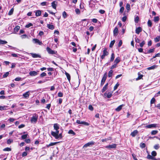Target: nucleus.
<instances>
[{
	"label": "nucleus",
	"instance_id": "obj_59",
	"mask_svg": "<svg viewBox=\"0 0 160 160\" xmlns=\"http://www.w3.org/2000/svg\"><path fill=\"white\" fill-rule=\"evenodd\" d=\"M82 124L86 126H88L90 124L87 122L83 121Z\"/></svg>",
	"mask_w": 160,
	"mask_h": 160
},
{
	"label": "nucleus",
	"instance_id": "obj_34",
	"mask_svg": "<svg viewBox=\"0 0 160 160\" xmlns=\"http://www.w3.org/2000/svg\"><path fill=\"white\" fill-rule=\"evenodd\" d=\"M157 153L155 151H153L151 152V155L154 158L157 155Z\"/></svg>",
	"mask_w": 160,
	"mask_h": 160
},
{
	"label": "nucleus",
	"instance_id": "obj_54",
	"mask_svg": "<svg viewBox=\"0 0 160 160\" xmlns=\"http://www.w3.org/2000/svg\"><path fill=\"white\" fill-rule=\"evenodd\" d=\"M117 67V64L115 63L113 65H112L111 67V69H113L114 68H116Z\"/></svg>",
	"mask_w": 160,
	"mask_h": 160
},
{
	"label": "nucleus",
	"instance_id": "obj_29",
	"mask_svg": "<svg viewBox=\"0 0 160 160\" xmlns=\"http://www.w3.org/2000/svg\"><path fill=\"white\" fill-rule=\"evenodd\" d=\"M68 133L69 134H72L73 135L76 134V133L72 130H70L68 132Z\"/></svg>",
	"mask_w": 160,
	"mask_h": 160
},
{
	"label": "nucleus",
	"instance_id": "obj_37",
	"mask_svg": "<svg viewBox=\"0 0 160 160\" xmlns=\"http://www.w3.org/2000/svg\"><path fill=\"white\" fill-rule=\"evenodd\" d=\"M154 41L155 42H159L160 40V38L159 36H157L156 38H154Z\"/></svg>",
	"mask_w": 160,
	"mask_h": 160
},
{
	"label": "nucleus",
	"instance_id": "obj_7",
	"mask_svg": "<svg viewBox=\"0 0 160 160\" xmlns=\"http://www.w3.org/2000/svg\"><path fill=\"white\" fill-rule=\"evenodd\" d=\"M47 50L48 53L51 54H54L55 53V51L52 50L49 48L47 47L46 48Z\"/></svg>",
	"mask_w": 160,
	"mask_h": 160
},
{
	"label": "nucleus",
	"instance_id": "obj_38",
	"mask_svg": "<svg viewBox=\"0 0 160 160\" xmlns=\"http://www.w3.org/2000/svg\"><path fill=\"white\" fill-rule=\"evenodd\" d=\"M139 20V18L138 16H137L135 18L134 21L136 23H138Z\"/></svg>",
	"mask_w": 160,
	"mask_h": 160
},
{
	"label": "nucleus",
	"instance_id": "obj_51",
	"mask_svg": "<svg viewBox=\"0 0 160 160\" xmlns=\"http://www.w3.org/2000/svg\"><path fill=\"white\" fill-rule=\"evenodd\" d=\"M13 141V140H12L11 139H8V140L7 141V144H10Z\"/></svg>",
	"mask_w": 160,
	"mask_h": 160
},
{
	"label": "nucleus",
	"instance_id": "obj_63",
	"mask_svg": "<svg viewBox=\"0 0 160 160\" xmlns=\"http://www.w3.org/2000/svg\"><path fill=\"white\" fill-rule=\"evenodd\" d=\"M27 36L26 34H23L21 36V37L22 39H24L26 38Z\"/></svg>",
	"mask_w": 160,
	"mask_h": 160
},
{
	"label": "nucleus",
	"instance_id": "obj_16",
	"mask_svg": "<svg viewBox=\"0 0 160 160\" xmlns=\"http://www.w3.org/2000/svg\"><path fill=\"white\" fill-rule=\"evenodd\" d=\"M158 67V66L156 65H154L151 66L147 68L148 70H150L152 69H154L157 68Z\"/></svg>",
	"mask_w": 160,
	"mask_h": 160
},
{
	"label": "nucleus",
	"instance_id": "obj_10",
	"mask_svg": "<svg viewBox=\"0 0 160 160\" xmlns=\"http://www.w3.org/2000/svg\"><path fill=\"white\" fill-rule=\"evenodd\" d=\"M30 91L27 92L23 94L22 96L25 98H29V93L30 92Z\"/></svg>",
	"mask_w": 160,
	"mask_h": 160
},
{
	"label": "nucleus",
	"instance_id": "obj_64",
	"mask_svg": "<svg viewBox=\"0 0 160 160\" xmlns=\"http://www.w3.org/2000/svg\"><path fill=\"white\" fill-rule=\"evenodd\" d=\"M154 148L155 149H158L159 148L158 144H156L154 145Z\"/></svg>",
	"mask_w": 160,
	"mask_h": 160
},
{
	"label": "nucleus",
	"instance_id": "obj_5",
	"mask_svg": "<svg viewBox=\"0 0 160 160\" xmlns=\"http://www.w3.org/2000/svg\"><path fill=\"white\" fill-rule=\"evenodd\" d=\"M107 73H105V74H104V76H103L101 83V86H102L104 84L106 79L107 78Z\"/></svg>",
	"mask_w": 160,
	"mask_h": 160
},
{
	"label": "nucleus",
	"instance_id": "obj_57",
	"mask_svg": "<svg viewBox=\"0 0 160 160\" xmlns=\"http://www.w3.org/2000/svg\"><path fill=\"white\" fill-rule=\"evenodd\" d=\"M11 55L14 57L17 58L18 57V54L14 53H12L11 54Z\"/></svg>",
	"mask_w": 160,
	"mask_h": 160
},
{
	"label": "nucleus",
	"instance_id": "obj_61",
	"mask_svg": "<svg viewBox=\"0 0 160 160\" xmlns=\"http://www.w3.org/2000/svg\"><path fill=\"white\" fill-rule=\"evenodd\" d=\"M154 50V48L149 49L148 51V53H151L153 52Z\"/></svg>",
	"mask_w": 160,
	"mask_h": 160
},
{
	"label": "nucleus",
	"instance_id": "obj_23",
	"mask_svg": "<svg viewBox=\"0 0 160 160\" xmlns=\"http://www.w3.org/2000/svg\"><path fill=\"white\" fill-rule=\"evenodd\" d=\"M120 58L118 57L116 58V59H115V60L114 61V62L115 63L117 64L118 63L120 62Z\"/></svg>",
	"mask_w": 160,
	"mask_h": 160
},
{
	"label": "nucleus",
	"instance_id": "obj_18",
	"mask_svg": "<svg viewBox=\"0 0 160 160\" xmlns=\"http://www.w3.org/2000/svg\"><path fill=\"white\" fill-rule=\"evenodd\" d=\"M142 31V28L140 27H138L136 29V33L138 34H139V33Z\"/></svg>",
	"mask_w": 160,
	"mask_h": 160
},
{
	"label": "nucleus",
	"instance_id": "obj_42",
	"mask_svg": "<svg viewBox=\"0 0 160 160\" xmlns=\"http://www.w3.org/2000/svg\"><path fill=\"white\" fill-rule=\"evenodd\" d=\"M159 17H158V16L155 17H154V21L155 22H157L159 21Z\"/></svg>",
	"mask_w": 160,
	"mask_h": 160
},
{
	"label": "nucleus",
	"instance_id": "obj_11",
	"mask_svg": "<svg viewBox=\"0 0 160 160\" xmlns=\"http://www.w3.org/2000/svg\"><path fill=\"white\" fill-rule=\"evenodd\" d=\"M33 41L34 42V43H38L39 45H41L42 44V42H40V41L37 39L34 38L32 39Z\"/></svg>",
	"mask_w": 160,
	"mask_h": 160
},
{
	"label": "nucleus",
	"instance_id": "obj_60",
	"mask_svg": "<svg viewBox=\"0 0 160 160\" xmlns=\"http://www.w3.org/2000/svg\"><path fill=\"white\" fill-rule=\"evenodd\" d=\"M88 108L91 111H92L93 110V108L92 105H89L88 106Z\"/></svg>",
	"mask_w": 160,
	"mask_h": 160
},
{
	"label": "nucleus",
	"instance_id": "obj_62",
	"mask_svg": "<svg viewBox=\"0 0 160 160\" xmlns=\"http://www.w3.org/2000/svg\"><path fill=\"white\" fill-rule=\"evenodd\" d=\"M127 18V17L126 16H124L122 18V21L123 22H125L126 21Z\"/></svg>",
	"mask_w": 160,
	"mask_h": 160
},
{
	"label": "nucleus",
	"instance_id": "obj_44",
	"mask_svg": "<svg viewBox=\"0 0 160 160\" xmlns=\"http://www.w3.org/2000/svg\"><path fill=\"white\" fill-rule=\"evenodd\" d=\"M146 145L144 143H141L140 144V147L142 148H145Z\"/></svg>",
	"mask_w": 160,
	"mask_h": 160
},
{
	"label": "nucleus",
	"instance_id": "obj_13",
	"mask_svg": "<svg viewBox=\"0 0 160 160\" xmlns=\"http://www.w3.org/2000/svg\"><path fill=\"white\" fill-rule=\"evenodd\" d=\"M29 74L31 76H34L37 75L38 73L35 71H32L29 72Z\"/></svg>",
	"mask_w": 160,
	"mask_h": 160
},
{
	"label": "nucleus",
	"instance_id": "obj_24",
	"mask_svg": "<svg viewBox=\"0 0 160 160\" xmlns=\"http://www.w3.org/2000/svg\"><path fill=\"white\" fill-rule=\"evenodd\" d=\"M58 143V142H51V143H50L48 145H47V147H50V146L54 145H56Z\"/></svg>",
	"mask_w": 160,
	"mask_h": 160
},
{
	"label": "nucleus",
	"instance_id": "obj_50",
	"mask_svg": "<svg viewBox=\"0 0 160 160\" xmlns=\"http://www.w3.org/2000/svg\"><path fill=\"white\" fill-rule=\"evenodd\" d=\"M75 11L77 14H79L80 13V11L79 9L78 8L75 9Z\"/></svg>",
	"mask_w": 160,
	"mask_h": 160
},
{
	"label": "nucleus",
	"instance_id": "obj_21",
	"mask_svg": "<svg viewBox=\"0 0 160 160\" xmlns=\"http://www.w3.org/2000/svg\"><path fill=\"white\" fill-rule=\"evenodd\" d=\"M108 83H107L103 87L102 89V92H104L107 89Z\"/></svg>",
	"mask_w": 160,
	"mask_h": 160
},
{
	"label": "nucleus",
	"instance_id": "obj_41",
	"mask_svg": "<svg viewBox=\"0 0 160 160\" xmlns=\"http://www.w3.org/2000/svg\"><path fill=\"white\" fill-rule=\"evenodd\" d=\"M7 107V106H4L3 107L0 106V110H6V108Z\"/></svg>",
	"mask_w": 160,
	"mask_h": 160
},
{
	"label": "nucleus",
	"instance_id": "obj_47",
	"mask_svg": "<svg viewBox=\"0 0 160 160\" xmlns=\"http://www.w3.org/2000/svg\"><path fill=\"white\" fill-rule=\"evenodd\" d=\"M62 16L64 18H65L67 17V14L66 12L64 11L62 13Z\"/></svg>",
	"mask_w": 160,
	"mask_h": 160
},
{
	"label": "nucleus",
	"instance_id": "obj_15",
	"mask_svg": "<svg viewBox=\"0 0 160 160\" xmlns=\"http://www.w3.org/2000/svg\"><path fill=\"white\" fill-rule=\"evenodd\" d=\"M54 129L56 130V132L59 131L58 129H59V125L58 123H55L54 124Z\"/></svg>",
	"mask_w": 160,
	"mask_h": 160
},
{
	"label": "nucleus",
	"instance_id": "obj_20",
	"mask_svg": "<svg viewBox=\"0 0 160 160\" xmlns=\"http://www.w3.org/2000/svg\"><path fill=\"white\" fill-rule=\"evenodd\" d=\"M123 106H124L123 104H122L119 106L118 107L115 109V110L118 112L120 111L122 109V107Z\"/></svg>",
	"mask_w": 160,
	"mask_h": 160
},
{
	"label": "nucleus",
	"instance_id": "obj_48",
	"mask_svg": "<svg viewBox=\"0 0 160 160\" xmlns=\"http://www.w3.org/2000/svg\"><path fill=\"white\" fill-rule=\"evenodd\" d=\"M119 83L118 82H117V83L116 84V85L114 86V90H116L118 87L119 86Z\"/></svg>",
	"mask_w": 160,
	"mask_h": 160
},
{
	"label": "nucleus",
	"instance_id": "obj_30",
	"mask_svg": "<svg viewBox=\"0 0 160 160\" xmlns=\"http://www.w3.org/2000/svg\"><path fill=\"white\" fill-rule=\"evenodd\" d=\"M115 42V40H113L111 41L109 45V47L110 48H112V47Z\"/></svg>",
	"mask_w": 160,
	"mask_h": 160
},
{
	"label": "nucleus",
	"instance_id": "obj_28",
	"mask_svg": "<svg viewBox=\"0 0 160 160\" xmlns=\"http://www.w3.org/2000/svg\"><path fill=\"white\" fill-rule=\"evenodd\" d=\"M126 8L128 11H129L130 10V6L129 4L127 3L126 5Z\"/></svg>",
	"mask_w": 160,
	"mask_h": 160
},
{
	"label": "nucleus",
	"instance_id": "obj_46",
	"mask_svg": "<svg viewBox=\"0 0 160 160\" xmlns=\"http://www.w3.org/2000/svg\"><path fill=\"white\" fill-rule=\"evenodd\" d=\"M48 81V80L47 79H46L43 81H38V83H44L46 82H47V81Z\"/></svg>",
	"mask_w": 160,
	"mask_h": 160
},
{
	"label": "nucleus",
	"instance_id": "obj_6",
	"mask_svg": "<svg viewBox=\"0 0 160 160\" xmlns=\"http://www.w3.org/2000/svg\"><path fill=\"white\" fill-rule=\"evenodd\" d=\"M95 142L93 141H91L89 142L86 144H85L83 148L84 147H88L92 146L94 144Z\"/></svg>",
	"mask_w": 160,
	"mask_h": 160
},
{
	"label": "nucleus",
	"instance_id": "obj_58",
	"mask_svg": "<svg viewBox=\"0 0 160 160\" xmlns=\"http://www.w3.org/2000/svg\"><path fill=\"white\" fill-rule=\"evenodd\" d=\"M46 75L47 74L45 72H43L40 75V76L41 77H42L46 76Z\"/></svg>",
	"mask_w": 160,
	"mask_h": 160
},
{
	"label": "nucleus",
	"instance_id": "obj_19",
	"mask_svg": "<svg viewBox=\"0 0 160 160\" xmlns=\"http://www.w3.org/2000/svg\"><path fill=\"white\" fill-rule=\"evenodd\" d=\"M34 12L35 13V15L37 16H39L41 15V11L40 10H37Z\"/></svg>",
	"mask_w": 160,
	"mask_h": 160
},
{
	"label": "nucleus",
	"instance_id": "obj_3",
	"mask_svg": "<svg viewBox=\"0 0 160 160\" xmlns=\"http://www.w3.org/2000/svg\"><path fill=\"white\" fill-rule=\"evenodd\" d=\"M158 127V124H152L148 125L146 126L145 127L148 128H156Z\"/></svg>",
	"mask_w": 160,
	"mask_h": 160
},
{
	"label": "nucleus",
	"instance_id": "obj_22",
	"mask_svg": "<svg viewBox=\"0 0 160 160\" xmlns=\"http://www.w3.org/2000/svg\"><path fill=\"white\" fill-rule=\"evenodd\" d=\"M47 27L49 29L51 30H53L54 28V26L50 24H48L47 25Z\"/></svg>",
	"mask_w": 160,
	"mask_h": 160
},
{
	"label": "nucleus",
	"instance_id": "obj_36",
	"mask_svg": "<svg viewBox=\"0 0 160 160\" xmlns=\"http://www.w3.org/2000/svg\"><path fill=\"white\" fill-rule=\"evenodd\" d=\"M115 58L114 54L113 53H112L111 57L110 58V61L112 62L114 59Z\"/></svg>",
	"mask_w": 160,
	"mask_h": 160
},
{
	"label": "nucleus",
	"instance_id": "obj_1",
	"mask_svg": "<svg viewBox=\"0 0 160 160\" xmlns=\"http://www.w3.org/2000/svg\"><path fill=\"white\" fill-rule=\"evenodd\" d=\"M59 131L53 132L52 131L51 133V135L55 138L56 139L62 138V133H60L59 134Z\"/></svg>",
	"mask_w": 160,
	"mask_h": 160
},
{
	"label": "nucleus",
	"instance_id": "obj_27",
	"mask_svg": "<svg viewBox=\"0 0 160 160\" xmlns=\"http://www.w3.org/2000/svg\"><path fill=\"white\" fill-rule=\"evenodd\" d=\"M113 72V71L112 70H110L108 74V76L109 77H111L112 76Z\"/></svg>",
	"mask_w": 160,
	"mask_h": 160
},
{
	"label": "nucleus",
	"instance_id": "obj_45",
	"mask_svg": "<svg viewBox=\"0 0 160 160\" xmlns=\"http://www.w3.org/2000/svg\"><path fill=\"white\" fill-rule=\"evenodd\" d=\"M145 44V42L144 41H143L141 43H140L139 46L140 47L142 48L143 47Z\"/></svg>",
	"mask_w": 160,
	"mask_h": 160
},
{
	"label": "nucleus",
	"instance_id": "obj_49",
	"mask_svg": "<svg viewBox=\"0 0 160 160\" xmlns=\"http://www.w3.org/2000/svg\"><path fill=\"white\" fill-rule=\"evenodd\" d=\"M11 150V148H4L3 149V151H10Z\"/></svg>",
	"mask_w": 160,
	"mask_h": 160
},
{
	"label": "nucleus",
	"instance_id": "obj_26",
	"mask_svg": "<svg viewBox=\"0 0 160 160\" xmlns=\"http://www.w3.org/2000/svg\"><path fill=\"white\" fill-rule=\"evenodd\" d=\"M138 77L136 79V80H138L139 79H141L143 77V75L142 74H141L139 73H138Z\"/></svg>",
	"mask_w": 160,
	"mask_h": 160
},
{
	"label": "nucleus",
	"instance_id": "obj_8",
	"mask_svg": "<svg viewBox=\"0 0 160 160\" xmlns=\"http://www.w3.org/2000/svg\"><path fill=\"white\" fill-rule=\"evenodd\" d=\"M30 54L34 58H41V56L38 54L36 53H30Z\"/></svg>",
	"mask_w": 160,
	"mask_h": 160
},
{
	"label": "nucleus",
	"instance_id": "obj_17",
	"mask_svg": "<svg viewBox=\"0 0 160 160\" xmlns=\"http://www.w3.org/2000/svg\"><path fill=\"white\" fill-rule=\"evenodd\" d=\"M138 132L137 130H134L133 132H132L131 134V135L132 137H134L138 133Z\"/></svg>",
	"mask_w": 160,
	"mask_h": 160
},
{
	"label": "nucleus",
	"instance_id": "obj_52",
	"mask_svg": "<svg viewBox=\"0 0 160 160\" xmlns=\"http://www.w3.org/2000/svg\"><path fill=\"white\" fill-rule=\"evenodd\" d=\"M124 9V7H121L119 10V12L121 13H122L123 12Z\"/></svg>",
	"mask_w": 160,
	"mask_h": 160
},
{
	"label": "nucleus",
	"instance_id": "obj_12",
	"mask_svg": "<svg viewBox=\"0 0 160 160\" xmlns=\"http://www.w3.org/2000/svg\"><path fill=\"white\" fill-rule=\"evenodd\" d=\"M116 145L115 144H112V145H110L107 146L106 148H116Z\"/></svg>",
	"mask_w": 160,
	"mask_h": 160
},
{
	"label": "nucleus",
	"instance_id": "obj_25",
	"mask_svg": "<svg viewBox=\"0 0 160 160\" xmlns=\"http://www.w3.org/2000/svg\"><path fill=\"white\" fill-rule=\"evenodd\" d=\"M147 158L148 159H152L153 160L154 158L150 154H148L147 157Z\"/></svg>",
	"mask_w": 160,
	"mask_h": 160
},
{
	"label": "nucleus",
	"instance_id": "obj_39",
	"mask_svg": "<svg viewBox=\"0 0 160 160\" xmlns=\"http://www.w3.org/2000/svg\"><path fill=\"white\" fill-rule=\"evenodd\" d=\"M9 74V72H6L3 75V78H6L7 77Z\"/></svg>",
	"mask_w": 160,
	"mask_h": 160
},
{
	"label": "nucleus",
	"instance_id": "obj_56",
	"mask_svg": "<svg viewBox=\"0 0 160 160\" xmlns=\"http://www.w3.org/2000/svg\"><path fill=\"white\" fill-rule=\"evenodd\" d=\"M112 95L111 93L108 92L107 94V97L108 98H110L112 97Z\"/></svg>",
	"mask_w": 160,
	"mask_h": 160
},
{
	"label": "nucleus",
	"instance_id": "obj_35",
	"mask_svg": "<svg viewBox=\"0 0 160 160\" xmlns=\"http://www.w3.org/2000/svg\"><path fill=\"white\" fill-rule=\"evenodd\" d=\"M20 29V27L18 26H16L14 29V32H18V31Z\"/></svg>",
	"mask_w": 160,
	"mask_h": 160
},
{
	"label": "nucleus",
	"instance_id": "obj_4",
	"mask_svg": "<svg viewBox=\"0 0 160 160\" xmlns=\"http://www.w3.org/2000/svg\"><path fill=\"white\" fill-rule=\"evenodd\" d=\"M38 115L36 114L33 116L31 119V122L32 123H36L38 120Z\"/></svg>",
	"mask_w": 160,
	"mask_h": 160
},
{
	"label": "nucleus",
	"instance_id": "obj_55",
	"mask_svg": "<svg viewBox=\"0 0 160 160\" xmlns=\"http://www.w3.org/2000/svg\"><path fill=\"white\" fill-rule=\"evenodd\" d=\"M28 136V134H24L22 136V139H26Z\"/></svg>",
	"mask_w": 160,
	"mask_h": 160
},
{
	"label": "nucleus",
	"instance_id": "obj_2",
	"mask_svg": "<svg viewBox=\"0 0 160 160\" xmlns=\"http://www.w3.org/2000/svg\"><path fill=\"white\" fill-rule=\"evenodd\" d=\"M108 52L107 51V48H105L103 51V54L101 56V58L102 59L104 58L105 56H107L108 54Z\"/></svg>",
	"mask_w": 160,
	"mask_h": 160
},
{
	"label": "nucleus",
	"instance_id": "obj_33",
	"mask_svg": "<svg viewBox=\"0 0 160 160\" xmlns=\"http://www.w3.org/2000/svg\"><path fill=\"white\" fill-rule=\"evenodd\" d=\"M7 43V42L6 41L0 39V44H4Z\"/></svg>",
	"mask_w": 160,
	"mask_h": 160
},
{
	"label": "nucleus",
	"instance_id": "obj_32",
	"mask_svg": "<svg viewBox=\"0 0 160 160\" xmlns=\"http://www.w3.org/2000/svg\"><path fill=\"white\" fill-rule=\"evenodd\" d=\"M157 130H153L151 132V134L152 135H155L158 133Z\"/></svg>",
	"mask_w": 160,
	"mask_h": 160
},
{
	"label": "nucleus",
	"instance_id": "obj_14",
	"mask_svg": "<svg viewBox=\"0 0 160 160\" xmlns=\"http://www.w3.org/2000/svg\"><path fill=\"white\" fill-rule=\"evenodd\" d=\"M118 32V28L116 27L115 28L113 31V35L114 36H117Z\"/></svg>",
	"mask_w": 160,
	"mask_h": 160
},
{
	"label": "nucleus",
	"instance_id": "obj_9",
	"mask_svg": "<svg viewBox=\"0 0 160 160\" xmlns=\"http://www.w3.org/2000/svg\"><path fill=\"white\" fill-rule=\"evenodd\" d=\"M58 4V2L56 1H53L51 3L52 6L54 9H56Z\"/></svg>",
	"mask_w": 160,
	"mask_h": 160
},
{
	"label": "nucleus",
	"instance_id": "obj_31",
	"mask_svg": "<svg viewBox=\"0 0 160 160\" xmlns=\"http://www.w3.org/2000/svg\"><path fill=\"white\" fill-rule=\"evenodd\" d=\"M65 74L67 76V78L69 81L70 80V76L69 73L67 72H65Z\"/></svg>",
	"mask_w": 160,
	"mask_h": 160
},
{
	"label": "nucleus",
	"instance_id": "obj_53",
	"mask_svg": "<svg viewBox=\"0 0 160 160\" xmlns=\"http://www.w3.org/2000/svg\"><path fill=\"white\" fill-rule=\"evenodd\" d=\"M33 25L32 24V23H29V24H27L25 26V27L26 28H29L31 26H32Z\"/></svg>",
	"mask_w": 160,
	"mask_h": 160
},
{
	"label": "nucleus",
	"instance_id": "obj_40",
	"mask_svg": "<svg viewBox=\"0 0 160 160\" xmlns=\"http://www.w3.org/2000/svg\"><path fill=\"white\" fill-rule=\"evenodd\" d=\"M13 11H14L13 8H12L9 11V12L8 13V15H12L13 13Z\"/></svg>",
	"mask_w": 160,
	"mask_h": 160
},
{
	"label": "nucleus",
	"instance_id": "obj_43",
	"mask_svg": "<svg viewBox=\"0 0 160 160\" xmlns=\"http://www.w3.org/2000/svg\"><path fill=\"white\" fill-rule=\"evenodd\" d=\"M148 26L149 27H151L152 26V23L151 21L149 20L148 22Z\"/></svg>",
	"mask_w": 160,
	"mask_h": 160
}]
</instances>
